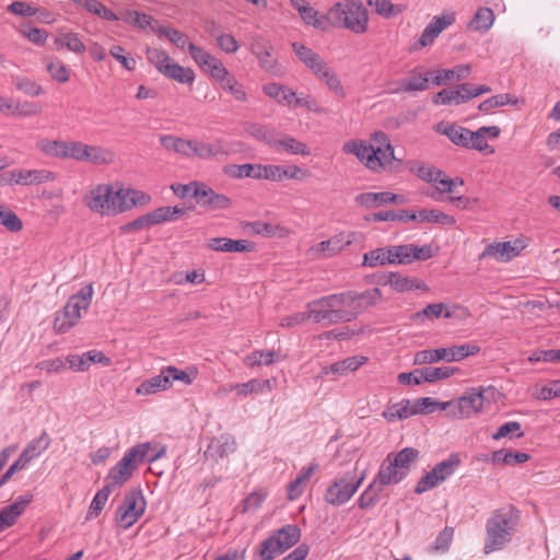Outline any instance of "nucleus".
<instances>
[{"instance_id": "8fccbe9b", "label": "nucleus", "mask_w": 560, "mask_h": 560, "mask_svg": "<svg viewBox=\"0 0 560 560\" xmlns=\"http://www.w3.org/2000/svg\"><path fill=\"white\" fill-rule=\"evenodd\" d=\"M451 405L447 402H439L430 397L418 398L412 401V408L415 415H428L433 412L436 408L445 410Z\"/></svg>"}, {"instance_id": "4c0bfd02", "label": "nucleus", "mask_w": 560, "mask_h": 560, "mask_svg": "<svg viewBox=\"0 0 560 560\" xmlns=\"http://www.w3.org/2000/svg\"><path fill=\"white\" fill-rule=\"evenodd\" d=\"M50 439L46 432H43L37 439L32 440L20 455L24 460L30 462L37 457L42 452L48 448Z\"/></svg>"}, {"instance_id": "1a4fd4ad", "label": "nucleus", "mask_w": 560, "mask_h": 560, "mask_svg": "<svg viewBox=\"0 0 560 560\" xmlns=\"http://www.w3.org/2000/svg\"><path fill=\"white\" fill-rule=\"evenodd\" d=\"M145 499L140 489H132L125 493L121 504L116 511V522L124 529L132 526L144 513Z\"/></svg>"}, {"instance_id": "dca6fc26", "label": "nucleus", "mask_w": 560, "mask_h": 560, "mask_svg": "<svg viewBox=\"0 0 560 560\" xmlns=\"http://www.w3.org/2000/svg\"><path fill=\"white\" fill-rule=\"evenodd\" d=\"M228 154L229 148L223 139H215L211 142L191 139V158L212 160Z\"/></svg>"}, {"instance_id": "2f4dec72", "label": "nucleus", "mask_w": 560, "mask_h": 560, "mask_svg": "<svg viewBox=\"0 0 560 560\" xmlns=\"http://www.w3.org/2000/svg\"><path fill=\"white\" fill-rule=\"evenodd\" d=\"M55 48L61 50L63 48L75 54H83L86 50L84 43L79 35L73 32H60L54 40Z\"/></svg>"}, {"instance_id": "7ed1b4c3", "label": "nucleus", "mask_w": 560, "mask_h": 560, "mask_svg": "<svg viewBox=\"0 0 560 560\" xmlns=\"http://www.w3.org/2000/svg\"><path fill=\"white\" fill-rule=\"evenodd\" d=\"M312 320L317 324L332 325L351 322L345 292L330 294L307 303Z\"/></svg>"}, {"instance_id": "4468645a", "label": "nucleus", "mask_w": 560, "mask_h": 560, "mask_svg": "<svg viewBox=\"0 0 560 560\" xmlns=\"http://www.w3.org/2000/svg\"><path fill=\"white\" fill-rule=\"evenodd\" d=\"M46 170H12L1 174L0 182L8 185H37L52 179Z\"/></svg>"}, {"instance_id": "e2e57ef3", "label": "nucleus", "mask_w": 560, "mask_h": 560, "mask_svg": "<svg viewBox=\"0 0 560 560\" xmlns=\"http://www.w3.org/2000/svg\"><path fill=\"white\" fill-rule=\"evenodd\" d=\"M516 100L509 93L498 94L491 96L483 102H481L478 106L481 112H490L493 108L506 105V104H515Z\"/></svg>"}, {"instance_id": "b1692460", "label": "nucleus", "mask_w": 560, "mask_h": 560, "mask_svg": "<svg viewBox=\"0 0 560 560\" xmlns=\"http://www.w3.org/2000/svg\"><path fill=\"white\" fill-rule=\"evenodd\" d=\"M115 160V153L105 147L84 143L81 162L93 165H108Z\"/></svg>"}, {"instance_id": "338daca9", "label": "nucleus", "mask_w": 560, "mask_h": 560, "mask_svg": "<svg viewBox=\"0 0 560 560\" xmlns=\"http://www.w3.org/2000/svg\"><path fill=\"white\" fill-rule=\"evenodd\" d=\"M441 482L436 471L434 468L427 472L417 483L415 488V492L418 494H421L436 486H439Z\"/></svg>"}, {"instance_id": "f8f14e48", "label": "nucleus", "mask_w": 560, "mask_h": 560, "mask_svg": "<svg viewBox=\"0 0 560 560\" xmlns=\"http://www.w3.org/2000/svg\"><path fill=\"white\" fill-rule=\"evenodd\" d=\"M363 477L359 479L348 476L335 480L326 490L325 500L331 505L339 506L351 499L360 487Z\"/></svg>"}, {"instance_id": "412c9836", "label": "nucleus", "mask_w": 560, "mask_h": 560, "mask_svg": "<svg viewBox=\"0 0 560 560\" xmlns=\"http://www.w3.org/2000/svg\"><path fill=\"white\" fill-rule=\"evenodd\" d=\"M208 247L212 250L223 253H248L255 249V244L247 240L213 237L208 240Z\"/></svg>"}, {"instance_id": "f704fd0d", "label": "nucleus", "mask_w": 560, "mask_h": 560, "mask_svg": "<svg viewBox=\"0 0 560 560\" xmlns=\"http://www.w3.org/2000/svg\"><path fill=\"white\" fill-rule=\"evenodd\" d=\"M318 468V465L317 464H312L310 465L308 467H305L303 468L299 476L289 483L288 486V499L289 500H295L296 498H299L302 492H303V488L302 486L310 480V478L312 477V475L315 472V470H317Z\"/></svg>"}, {"instance_id": "9b49d317", "label": "nucleus", "mask_w": 560, "mask_h": 560, "mask_svg": "<svg viewBox=\"0 0 560 560\" xmlns=\"http://www.w3.org/2000/svg\"><path fill=\"white\" fill-rule=\"evenodd\" d=\"M115 190L109 185H98L84 197L86 207L100 214L113 215L115 207Z\"/></svg>"}, {"instance_id": "cd10ccee", "label": "nucleus", "mask_w": 560, "mask_h": 560, "mask_svg": "<svg viewBox=\"0 0 560 560\" xmlns=\"http://www.w3.org/2000/svg\"><path fill=\"white\" fill-rule=\"evenodd\" d=\"M235 440L231 435L223 434L210 442L206 456H210L214 459L223 458L233 453L235 451Z\"/></svg>"}, {"instance_id": "f3484780", "label": "nucleus", "mask_w": 560, "mask_h": 560, "mask_svg": "<svg viewBox=\"0 0 560 560\" xmlns=\"http://www.w3.org/2000/svg\"><path fill=\"white\" fill-rule=\"evenodd\" d=\"M290 4L299 12L300 18L306 25L320 31H327L330 27L328 12L322 15L305 0H289Z\"/></svg>"}, {"instance_id": "6e6552de", "label": "nucleus", "mask_w": 560, "mask_h": 560, "mask_svg": "<svg viewBox=\"0 0 560 560\" xmlns=\"http://www.w3.org/2000/svg\"><path fill=\"white\" fill-rule=\"evenodd\" d=\"M363 241V234L359 232H340L327 241L319 242L307 249L311 259L330 258L341 253L346 247Z\"/></svg>"}, {"instance_id": "bb28decb", "label": "nucleus", "mask_w": 560, "mask_h": 560, "mask_svg": "<svg viewBox=\"0 0 560 560\" xmlns=\"http://www.w3.org/2000/svg\"><path fill=\"white\" fill-rule=\"evenodd\" d=\"M272 149L283 150L289 154L308 155L311 153L306 143L284 133L277 132Z\"/></svg>"}, {"instance_id": "4d7b16f0", "label": "nucleus", "mask_w": 560, "mask_h": 560, "mask_svg": "<svg viewBox=\"0 0 560 560\" xmlns=\"http://www.w3.org/2000/svg\"><path fill=\"white\" fill-rule=\"evenodd\" d=\"M393 264L408 265L415 261L412 244L389 246Z\"/></svg>"}, {"instance_id": "774afa93", "label": "nucleus", "mask_w": 560, "mask_h": 560, "mask_svg": "<svg viewBox=\"0 0 560 560\" xmlns=\"http://www.w3.org/2000/svg\"><path fill=\"white\" fill-rule=\"evenodd\" d=\"M122 20L126 23L132 24L140 28H145L147 26H150L152 22V18L150 15L145 13H140L138 11H126L122 14Z\"/></svg>"}, {"instance_id": "7c9ffc66", "label": "nucleus", "mask_w": 560, "mask_h": 560, "mask_svg": "<svg viewBox=\"0 0 560 560\" xmlns=\"http://www.w3.org/2000/svg\"><path fill=\"white\" fill-rule=\"evenodd\" d=\"M432 72H422L418 68L412 70L411 74L399 82L400 88L397 91L417 92L429 88V75Z\"/></svg>"}, {"instance_id": "79ce46f5", "label": "nucleus", "mask_w": 560, "mask_h": 560, "mask_svg": "<svg viewBox=\"0 0 560 560\" xmlns=\"http://www.w3.org/2000/svg\"><path fill=\"white\" fill-rule=\"evenodd\" d=\"M377 283L383 285L389 284L399 292L409 291L413 288V279L395 272L384 273L380 277Z\"/></svg>"}, {"instance_id": "13d9d810", "label": "nucleus", "mask_w": 560, "mask_h": 560, "mask_svg": "<svg viewBox=\"0 0 560 560\" xmlns=\"http://www.w3.org/2000/svg\"><path fill=\"white\" fill-rule=\"evenodd\" d=\"M460 459L457 454H452L447 459L436 464L433 468L436 471L441 482L453 475L459 466Z\"/></svg>"}, {"instance_id": "603ef678", "label": "nucleus", "mask_w": 560, "mask_h": 560, "mask_svg": "<svg viewBox=\"0 0 560 560\" xmlns=\"http://www.w3.org/2000/svg\"><path fill=\"white\" fill-rule=\"evenodd\" d=\"M382 490L383 487L373 480V482L360 495L358 501L359 508L366 510L374 506L378 501Z\"/></svg>"}, {"instance_id": "ddd939ff", "label": "nucleus", "mask_w": 560, "mask_h": 560, "mask_svg": "<svg viewBox=\"0 0 560 560\" xmlns=\"http://www.w3.org/2000/svg\"><path fill=\"white\" fill-rule=\"evenodd\" d=\"M345 294L347 295L351 320L355 319L360 314L376 305L382 300V291L378 288H373L361 293L347 291Z\"/></svg>"}, {"instance_id": "0e129e2a", "label": "nucleus", "mask_w": 560, "mask_h": 560, "mask_svg": "<svg viewBox=\"0 0 560 560\" xmlns=\"http://www.w3.org/2000/svg\"><path fill=\"white\" fill-rule=\"evenodd\" d=\"M433 103L436 105L460 104V90H458V85L455 89H443L440 91L434 96Z\"/></svg>"}, {"instance_id": "9d476101", "label": "nucleus", "mask_w": 560, "mask_h": 560, "mask_svg": "<svg viewBox=\"0 0 560 560\" xmlns=\"http://www.w3.org/2000/svg\"><path fill=\"white\" fill-rule=\"evenodd\" d=\"M300 538L301 529L296 525H285L273 532L260 546L264 553L268 552L275 558L298 544Z\"/></svg>"}, {"instance_id": "6e6d98bb", "label": "nucleus", "mask_w": 560, "mask_h": 560, "mask_svg": "<svg viewBox=\"0 0 560 560\" xmlns=\"http://www.w3.org/2000/svg\"><path fill=\"white\" fill-rule=\"evenodd\" d=\"M247 132L255 139L272 147V143L275 142V138L278 131L260 124H250L247 127Z\"/></svg>"}, {"instance_id": "4be33fe9", "label": "nucleus", "mask_w": 560, "mask_h": 560, "mask_svg": "<svg viewBox=\"0 0 560 560\" xmlns=\"http://www.w3.org/2000/svg\"><path fill=\"white\" fill-rule=\"evenodd\" d=\"M313 73L323 81L327 88L338 96L343 97L345 91L335 71L328 66V63L322 58L311 69Z\"/></svg>"}, {"instance_id": "09e8293b", "label": "nucleus", "mask_w": 560, "mask_h": 560, "mask_svg": "<svg viewBox=\"0 0 560 560\" xmlns=\"http://www.w3.org/2000/svg\"><path fill=\"white\" fill-rule=\"evenodd\" d=\"M265 388L270 390L271 386H270L269 380L259 381V380L254 378L246 383H238V384L233 385L231 387V390L235 392L240 396H246L252 393H260Z\"/></svg>"}, {"instance_id": "39448f33", "label": "nucleus", "mask_w": 560, "mask_h": 560, "mask_svg": "<svg viewBox=\"0 0 560 560\" xmlns=\"http://www.w3.org/2000/svg\"><path fill=\"white\" fill-rule=\"evenodd\" d=\"M150 448V443H142L128 450L124 457L110 468L106 478L107 485L116 488L127 482L137 470L138 465L144 462Z\"/></svg>"}, {"instance_id": "680f3d73", "label": "nucleus", "mask_w": 560, "mask_h": 560, "mask_svg": "<svg viewBox=\"0 0 560 560\" xmlns=\"http://www.w3.org/2000/svg\"><path fill=\"white\" fill-rule=\"evenodd\" d=\"M292 48L299 59L310 69L314 68V65L322 59L318 54L302 44L293 43Z\"/></svg>"}, {"instance_id": "3c124183", "label": "nucleus", "mask_w": 560, "mask_h": 560, "mask_svg": "<svg viewBox=\"0 0 560 560\" xmlns=\"http://www.w3.org/2000/svg\"><path fill=\"white\" fill-rule=\"evenodd\" d=\"M112 489V485H105L100 491H97L89 508L86 520L96 517L102 512L108 500Z\"/></svg>"}, {"instance_id": "a211bd4d", "label": "nucleus", "mask_w": 560, "mask_h": 560, "mask_svg": "<svg viewBox=\"0 0 560 560\" xmlns=\"http://www.w3.org/2000/svg\"><path fill=\"white\" fill-rule=\"evenodd\" d=\"M354 201L358 206L365 209H374L387 203L402 205L407 202L404 196L389 191L361 192L354 197Z\"/></svg>"}, {"instance_id": "a878e982", "label": "nucleus", "mask_w": 560, "mask_h": 560, "mask_svg": "<svg viewBox=\"0 0 560 560\" xmlns=\"http://www.w3.org/2000/svg\"><path fill=\"white\" fill-rule=\"evenodd\" d=\"M405 474L392 462V454L383 460L378 474L374 479L381 487L398 483L405 478Z\"/></svg>"}, {"instance_id": "c756f323", "label": "nucleus", "mask_w": 560, "mask_h": 560, "mask_svg": "<svg viewBox=\"0 0 560 560\" xmlns=\"http://www.w3.org/2000/svg\"><path fill=\"white\" fill-rule=\"evenodd\" d=\"M172 386V382L168 380L165 368L159 375H155L149 380L143 381L136 389L138 395H152L161 390H166Z\"/></svg>"}, {"instance_id": "f03ea898", "label": "nucleus", "mask_w": 560, "mask_h": 560, "mask_svg": "<svg viewBox=\"0 0 560 560\" xmlns=\"http://www.w3.org/2000/svg\"><path fill=\"white\" fill-rule=\"evenodd\" d=\"M330 27H342L354 34H363L369 26V11L361 1L345 0L328 10Z\"/></svg>"}, {"instance_id": "aec40b11", "label": "nucleus", "mask_w": 560, "mask_h": 560, "mask_svg": "<svg viewBox=\"0 0 560 560\" xmlns=\"http://www.w3.org/2000/svg\"><path fill=\"white\" fill-rule=\"evenodd\" d=\"M194 197L202 207H208L213 210H224L231 206V199L225 195L217 194L212 188L201 183L196 186Z\"/></svg>"}, {"instance_id": "c03bdc74", "label": "nucleus", "mask_w": 560, "mask_h": 560, "mask_svg": "<svg viewBox=\"0 0 560 560\" xmlns=\"http://www.w3.org/2000/svg\"><path fill=\"white\" fill-rule=\"evenodd\" d=\"M421 222H429V223H438L442 225H455L456 220L453 215H450L447 213H444L440 210H428V209H421L418 212V219Z\"/></svg>"}, {"instance_id": "e433bc0d", "label": "nucleus", "mask_w": 560, "mask_h": 560, "mask_svg": "<svg viewBox=\"0 0 560 560\" xmlns=\"http://www.w3.org/2000/svg\"><path fill=\"white\" fill-rule=\"evenodd\" d=\"M410 416H415V413L412 401L409 399H404L400 402L390 405L383 412V417L388 421L402 420Z\"/></svg>"}, {"instance_id": "473e14b6", "label": "nucleus", "mask_w": 560, "mask_h": 560, "mask_svg": "<svg viewBox=\"0 0 560 560\" xmlns=\"http://www.w3.org/2000/svg\"><path fill=\"white\" fill-rule=\"evenodd\" d=\"M368 361V358L362 355L350 357L345 360L335 362L329 366H325L323 369V374L327 375L329 373L343 375L348 372L357 371L361 365H363Z\"/></svg>"}, {"instance_id": "423d86ee", "label": "nucleus", "mask_w": 560, "mask_h": 560, "mask_svg": "<svg viewBox=\"0 0 560 560\" xmlns=\"http://www.w3.org/2000/svg\"><path fill=\"white\" fill-rule=\"evenodd\" d=\"M479 351L480 347L474 343L454 345L447 348L421 350L415 354L413 362L418 365L436 363L439 361L457 362L469 355H475Z\"/></svg>"}, {"instance_id": "bf43d9fd", "label": "nucleus", "mask_w": 560, "mask_h": 560, "mask_svg": "<svg viewBox=\"0 0 560 560\" xmlns=\"http://www.w3.org/2000/svg\"><path fill=\"white\" fill-rule=\"evenodd\" d=\"M47 71L51 78L60 83H65L70 78L69 68L59 59H49L46 65Z\"/></svg>"}, {"instance_id": "393cba45", "label": "nucleus", "mask_w": 560, "mask_h": 560, "mask_svg": "<svg viewBox=\"0 0 560 560\" xmlns=\"http://www.w3.org/2000/svg\"><path fill=\"white\" fill-rule=\"evenodd\" d=\"M520 253L518 248L512 242L492 243L486 246L479 255V259L491 257L498 261H509Z\"/></svg>"}, {"instance_id": "864d4df0", "label": "nucleus", "mask_w": 560, "mask_h": 560, "mask_svg": "<svg viewBox=\"0 0 560 560\" xmlns=\"http://www.w3.org/2000/svg\"><path fill=\"white\" fill-rule=\"evenodd\" d=\"M152 31L161 36H165L172 44H174L178 48L183 49L186 45L188 46L189 44L187 35L176 28L166 26H152Z\"/></svg>"}, {"instance_id": "a19ab883", "label": "nucleus", "mask_w": 560, "mask_h": 560, "mask_svg": "<svg viewBox=\"0 0 560 560\" xmlns=\"http://www.w3.org/2000/svg\"><path fill=\"white\" fill-rule=\"evenodd\" d=\"M66 144L67 141L63 140L42 139L36 147L47 156L66 160Z\"/></svg>"}, {"instance_id": "de8ad7c7", "label": "nucleus", "mask_w": 560, "mask_h": 560, "mask_svg": "<svg viewBox=\"0 0 560 560\" xmlns=\"http://www.w3.org/2000/svg\"><path fill=\"white\" fill-rule=\"evenodd\" d=\"M419 456V452L412 447H406L397 454H392V462L407 476L410 464L416 462Z\"/></svg>"}, {"instance_id": "052dcab7", "label": "nucleus", "mask_w": 560, "mask_h": 560, "mask_svg": "<svg viewBox=\"0 0 560 560\" xmlns=\"http://www.w3.org/2000/svg\"><path fill=\"white\" fill-rule=\"evenodd\" d=\"M0 224L5 226L10 232H20L23 229L21 219L3 205H0Z\"/></svg>"}, {"instance_id": "72a5a7b5", "label": "nucleus", "mask_w": 560, "mask_h": 560, "mask_svg": "<svg viewBox=\"0 0 560 560\" xmlns=\"http://www.w3.org/2000/svg\"><path fill=\"white\" fill-rule=\"evenodd\" d=\"M436 130L442 135H445L454 144L468 148L469 129L452 124L444 127L439 125Z\"/></svg>"}, {"instance_id": "69168bd1", "label": "nucleus", "mask_w": 560, "mask_h": 560, "mask_svg": "<svg viewBox=\"0 0 560 560\" xmlns=\"http://www.w3.org/2000/svg\"><path fill=\"white\" fill-rule=\"evenodd\" d=\"M368 3L375 8L377 14L385 18L395 16L402 11L400 7L393 4L389 0H369Z\"/></svg>"}, {"instance_id": "5fc2aeb1", "label": "nucleus", "mask_w": 560, "mask_h": 560, "mask_svg": "<svg viewBox=\"0 0 560 560\" xmlns=\"http://www.w3.org/2000/svg\"><path fill=\"white\" fill-rule=\"evenodd\" d=\"M165 372L167 373L168 380L179 381L186 385H190L198 375V370L195 366H189L186 370H178L175 366H166Z\"/></svg>"}, {"instance_id": "c9c22d12", "label": "nucleus", "mask_w": 560, "mask_h": 560, "mask_svg": "<svg viewBox=\"0 0 560 560\" xmlns=\"http://www.w3.org/2000/svg\"><path fill=\"white\" fill-rule=\"evenodd\" d=\"M262 91L266 95L276 100L280 104L290 105L293 103V98L295 97V92L279 83H267L264 85Z\"/></svg>"}, {"instance_id": "ea45409f", "label": "nucleus", "mask_w": 560, "mask_h": 560, "mask_svg": "<svg viewBox=\"0 0 560 560\" xmlns=\"http://www.w3.org/2000/svg\"><path fill=\"white\" fill-rule=\"evenodd\" d=\"M494 22V13L489 8H479L471 21L468 24V27L478 32L488 31Z\"/></svg>"}, {"instance_id": "a18cd8bd", "label": "nucleus", "mask_w": 560, "mask_h": 560, "mask_svg": "<svg viewBox=\"0 0 560 560\" xmlns=\"http://www.w3.org/2000/svg\"><path fill=\"white\" fill-rule=\"evenodd\" d=\"M277 359V352L273 350H256L246 355L243 359V363L247 368H255L260 365H270L272 364Z\"/></svg>"}, {"instance_id": "2eb2a0df", "label": "nucleus", "mask_w": 560, "mask_h": 560, "mask_svg": "<svg viewBox=\"0 0 560 560\" xmlns=\"http://www.w3.org/2000/svg\"><path fill=\"white\" fill-rule=\"evenodd\" d=\"M114 199V214H117L130 210L133 207H142L148 205L151 200V197L141 190L120 188L115 190Z\"/></svg>"}, {"instance_id": "6ab92c4d", "label": "nucleus", "mask_w": 560, "mask_h": 560, "mask_svg": "<svg viewBox=\"0 0 560 560\" xmlns=\"http://www.w3.org/2000/svg\"><path fill=\"white\" fill-rule=\"evenodd\" d=\"M342 151L355 155L360 162L373 172L376 165H380V160L375 156V150L364 140H349L343 143Z\"/></svg>"}, {"instance_id": "49530a36", "label": "nucleus", "mask_w": 560, "mask_h": 560, "mask_svg": "<svg viewBox=\"0 0 560 560\" xmlns=\"http://www.w3.org/2000/svg\"><path fill=\"white\" fill-rule=\"evenodd\" d=\"M390 247H382L365 253L363 256V265L369 267L383 266L386 264H393Z\"/></svg>"}, {"instance_id": "58836bf2", "label": "nucleus", "mask_w": 560, "mask_h": 560, "mask_svg": "<svg viewBox=\"0 0 560 560\" xmlns=\"http://www.w3.org/2000/svg\"><path fill=\"white\" fill-rule=\"evenodd\" d=\"M458 372L459 369L455 366L423 368L417 370V373L421 375V378H423L424 382L428 383H433L440 380L448 378Z\"/></svg>"}, {"instance_id": "c85d7f7f", "label": "nucleus", "mask_w": 560, "mask_h": 560, "mask_svg": "<svg viewBox=\"0 0 560 560\" xmlns=\"http://www.w3.org/2000/svg\"><path fill=\"white\" fill-rule=\"evenodd\" d=\"M483 395L481 392H471L459 398L457 408L462 418H469L482 410Z\"/></svg>"}, {"instance_id": "37998d69", "label": "nucleus", "mask_w": 560, "mask_h": 560, "mask_svg": "<svg viewBox=\"0 0 560 560\" xmlns=\"http://www.w3.org/2000/svg\"><path fill=\"white\" fill-rule=\"evenodd\" d=\"M261 164H242V165H229L225 167V172L231 176L237 178H254L261 179Z\"/></svg>"}, {"instance_id": "0eeeda50", "label": "nucleus", "mask_w": 560, "mask_h": 560, "mask_svg": "<svg viewBox=\"0 0 560 560\" xmlns=\"http://www.w3.org/2000/svg\"><path fill=\"white\" fill-rule=\"evenodd\" d=\"M147 58L160 73L168 79L186 84H191L195 80V73L190 68L182 67L162 49L147 48Z\"/></svg>"}, {"instance_id": "f257e3e1", "label": "nucleus", "mask_w": 560, "mask_h": 560, "mask_svg": "<svg viewBox=\"0 0 560 560\" xmlns=\"http://www.w3.org/2000/svg\"><path fill=\"white\" fill-rule=\"evenodd\" d=\"M520 522V511L513 505L492 512L486 524L483 551L489 555L509 544Z\"/></svg>"}, {"instance_id": "5701e85b", "label": "nucleus", "mask_w": 560, "mask_h": 560, "mask_svg": "<svg viewBox=\"0 0 560 560\" xmlns=\"http://www.w3.org/2000/svg\"><path fill=\"white\" fill-rule=\"evenodd\" d=\"M32 494L20 497L14 503L4 506L0 511V532L11 527L18 517L24 512L26 505L32 501Z\"/></svg>"}, {"instance_id": "20e7f679", "label": "nucleus", "mask_w": 560, "mask_h": 560, "mask_svg": "<svg viewBox=\"0 0 560 560\" xmlns=\"http://www.w3.org/2000/svg\"><path fill=\"white\" fill-rule=\"evenodd\" d=\"M93 296V287L88 284L78 293L70 296L63 310L59 312L54 320V329L58 334H65L74 327L80 318L81 311H86L91 304Z\"/></svg>"}]
</instances>
